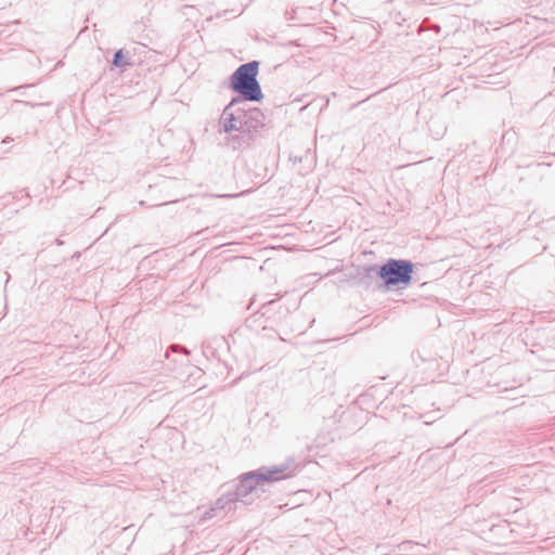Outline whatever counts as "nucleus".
Segmentation results:
<instances>
[{
    "label": "nucleus",
    "instance_id": "f257e3e1",
    "mask_svg": "<svg viewBox=\"0 0 555 555\" xmlns=\"http://www.w3.org/2000/svg\"><path fill=\"white\" fill-rule=\"evenodd\" d=\"M231 89L238 93V95L230 101L221 114L219 125L221 130L225 133L240 130L243 127L241 117L236 116L233 111V107L243 102V64L240 65L231 76Z\"/></svg>",
    "mask_w": 555,
    "mask_h": 555
},
{
    "label": "nucleus",
    "instance_id": "6e6552de",
    "mask_svg": "<svg viewBox=\"0 0 555 555\" xmlns=\"http://www.w3.org/2000/svg\"><path fill=\"white\" fill-rule=\"evenodd\" d=\"M112 64H113V66L118 67V68H125L128 65H130V63L128 61H126V59H125L124 49H119L114 53Z\"/></svg>",
    "mask_w": 555,
    "mask_h": 555
},
{
    "label": "nucleus",
    "instance_id": "f8f14e48",
    "mask_svg": "<svg viewBox=\"0 0 555 555\" xmlns=\"http://www.w3.org/2000/svg\"><path fill=\"white\" fill-rule=\"evenodd\" d=\"M236 480L240 485H243V475H240Z\"/></svg>",
    "mask_w": 555,
    "mask_h": 555
},
{
    "label": "nucleus",
    "instance_id": "2eb2a0df",
    "mask_svg": "<svg viewBox=\"0 0 555 555\" xmlns=\"http://www.w3.org/2000/svg\"><path fill=\"white\" fill-rule=\"evenodd\" d=\"M165 356H166L167 359L169 358V351L168 350L166 351Z\"/></svg>",
    "mask_w": 555,
    "mask_h": 555
},
{
    "label": "nucleus",
    "instance_id": "4468645a",
    "mask_svg": "<svg viewBox=\"0 0 555 555\" xmlns=\"http://www.w3.org/2000/svg\"><path fill=\"white\" fill-rule=\"evenodd\" d=\"M423 417H424V423H425V424H429V423H431V421H430V420L426 418L425 416H423Z\"/></svg>",
    "mask_w": 555,
    "mask_h": 555
},
{
    "label": "nucleus",
    "instance_id": "39448f33",
    "mask_svg": "<svg viewBox=\"0 0 555 555\" xmlns=\"http://www.w3.org/2000/svg\"><path fill=\"white\" fill-rule=\"evenodd\" d=\"M264 115L263 113L257 108H250L245 111V130L250 132L251 130H257L260 127L264 126Z\"/></svg>",
    "mask_w": 555,
    "mask_h": 555
},
{
    "label": "nucleus",
    "instance_id": "0eeeda50",
    "mask_svg": "<svg viewBox=\"0 0 555 555\" xmlns=\"http://www.w3.org/2000/svg\"><path fill=\"white\" fill-rule=\"evenodd\" d=\"M219 516L216 511H211V506L204 512H202V508H197L196 517H198L197 525H204L207 520L212 519L214 517Z\"/></svg>",
    "mask_w": 555,
    "mask_h": 555
},
{
    "label": "nucleus",
    "instance_id": "f03ea898",
    "mask_svg": "<svg viewBox=\"0 0 555 555\" xmlns=\"http://www.w3.org/2000/svg\"><path fill=\"white\" fill-rule=\"evenodd\" d=\"M284 466L262 467L256 472L245 473V498L251 493L264 492L266 487L284 476Z\"/></svg>",
    "mask_w": 555,
    "mask_h": 555
},
{
    "label": "nucleus",
    "instance_id": "1a4fd4ad",
    "mask_svg": "<svg viewBox=\"0 0 555 555\" xmlns=\"http://www.w3.org/2000/svg\"><path fill=\"white\" fill-rule=\"evenodd\" d=\"M259 69V62L258 61H251L248 63H245V77L248 78H257Z\"/></svg>",
    "mask_w": 555,
    "mask_h": 555
},
{
    "label": "nucleus",
    "instance_id": "ddd939ff",
    "mask_svg": "<svg viewBox=\"0 0 555 555\" xmlns=\"http://www.w3.org/2000/svg\"><path fill=\"white\" fill-rule=\"evenodd\" d=\"M11 141H12V139L8 137V138L3 139L2 143H9Z\"/></svg>",
    "mask_w": 555,
    "mask_h": 555
},
{
    "label": "nucleus",
    "instance_id": "423d86ee",
    "mask_svg": "<svg viewBox=\"0 0 555 555\" xmlns=\"http://www.w3.org/2000/svg\"><path fill=\"white\" fill-rule=\"evenodd\" d=\"M263 98L261 87L257 78H245V101L257 102Z\"/></svg>",
    "mask_w": 555,
    "mask_h": 555
},
{
    "label": "nucleus",
    "instance_id": "20e7f679",
    "mask_svg": "<svg viewBox=\"0 0 555 555\" xmlns=\"http://www.w3.org/2000/svg\"><path fill=\"white\" fill-rule=\"evenodd\" d=\"M238 501V492L235 493H228L224 492L211 506V511H216L219 515L222 512H229L231 511L236 502Z\"/></svg>",
    "mask_w": 555,
    "mask_h": 555
},
{
    "label": "nucleus",
    "instance_id": "7ed1b4c3",
    "mask_svg": "<svg viewBox=\"0 0 555 555\" xmlns=\"http://www.w3.org/2000/svg\"><path fill=\"white\" fill-rule=\"evenodd\" d=\"M413 263L409 260L389 259L377 274L386 285L409 284L412 279Z\"/></svg>",
    "mask_w": 555,
    "mask_h": 555
},
{
    "label": "nucleus",
    "instance_id": "9b49d317",
    "mask_svg": "<svg viewBox=\"0 0 555 555\" xmlns=\"http://www.w3.org/2000/svg\"><path fill=\"white\" fill-rule=\"evenodd\" d=\"M170 350L175 353H183L184 356H186L189 353V351L180 345H172L170 347Z\"/></svg>",
    "mask_w": 555,
    "mask_h": 555
},
{
    "label": "nucleus",
    "instance_id": "9d476101",
    "mask_svg": "<svg viewBox=\"0 0 555 555\" xmlns=\"http://www.w3.org/2000/svg\"><path fill=\"white\" fill-rule=\"evenodd\" d=\"M225 145L236 151L243 145V137H241V134L231 135L228 138Z\"/></svg>",
    "mask_w": 555,
    "mask_h": 555
}]
</instances>
